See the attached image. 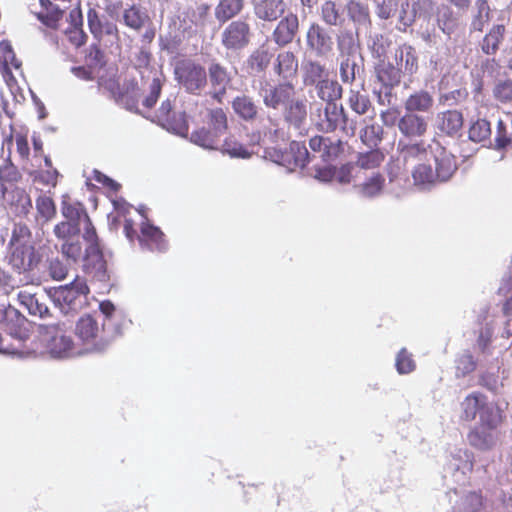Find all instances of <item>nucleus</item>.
Masks as SVG:
<instances>
[{"label":"nucleus","mask_w":512,"mask_h":512,"mask_svg":"<svg viewBox=\"0 0 512 512\" xmlns=\"http://www.w3.org/2000/svg\"><path fill=\"white\" fill-rule=\"evenodd\" d=\"M427 120L417 113L405 112L398 120L400 132L408 138L422 137L427 131Z\"/></svg>","instance_id":"nucleus-19"},{"label":"nucleus","mask_w":512,"mask_h":512,"mask_svg":"<svg viewBox=\"0 0 512 512\" xmlns=\"http://www.w3.org/2000/svg\"><path fill=\"white\" fill-rule=\"evenodd\" d=\"M234 114L243 122L253 123L259 117V108L253 98L248 95H238L231 101Z\"/></svg>","instance_id":"nucleus-20"},{"label":"nucleus","mask_w":512,"mask_h":512,"mask_svg":"<svg viewBox=\"0 0 512 512\" xmlns=\"http://www.w3.org/2000/svg\"><path fill=\"white\" fill-rule=\"evenodd\" d=\"M292 88L291 84H279L269 90H266L263 97L265 106L268 108L278 109L279 106L282 105L284 108L292 97L290 93V89Z\"/></svg>","instance_id":"nucleus-30"},{"label":"nucleus","mask_w":512,"mask_h":512,"mask_svg":"<svg viewBox=\"0 0 512 512\" xmlns=\"http://www.w3.org/2000/svg\"><path fill=\"white\" fill-rule=\"evenodd\" d=\"M493 97L502 104L512 102V79L498 80L493 88Z\"/></svg>","instance_id":"nucleus-54"},{"label":"nucleus","mask_w":512,"mask_h":512,"mask_svg":"<svg viewBox=\"0 0 512 512\" xmlns=\"http://www.w3.org/2000/svg\"><path fill=\"white\" fill-rule=\"evenodd\" d=\"M148 16L145 12H142L140 5L131 4L128 8L124 9L122 14L123 23L136 31L141 30V28L145 25Z\"/></svg>","instance_id":"nucleus-41"},{"label":"nucleus","mask_w":512,"mask_h":512,"mask_svg":"<svg viewBox=\"0 0 512 512\" xmlns=\"http://www.w3.org/2000/svg\"><path fill=\"white\" fill-rule=\"evenodd\" d=\"M359 132L361 142L371 151L378 149L384 139V128L378 123H367Z\"/></svg>","instance_id":"nucleus-33"},{"label":"nucleus","mask_w":512,"mask_h":512,"mask_svg":"<svg viewBox=\"0 0 512 512\" xmlns=\"http://www.w3.org/2000/svg\"><path fill=\"white\" fill-rule=\"evenodd\" d=\"M223 155H228L230 158L236 159H250L253 156V151L248 150V148L238 142L237 140H233L231 138H226L223 141L222 146L218 149Z\"/></svg>","instance_id":"nucleus-44"},{"label":"nucleus","mask_w":512,"mask_h":512,"mask_svg":"<svg viewBox=\"0 0 512 512\" xmlns=\"http://www.w3.org/2000/svg\"><path fill=\"white\" fill-rule=\"evenodd\" d=\"M406 7H409L408 0L405 3H402L400 21L403 22L404 25L409 26L417 18L423 19L424 21H430L431 17L434 14L435 4L433 0H416L412 4L411 15L408 17L406 12Z\"/></svg>","instance_id":"nucleus-18"},{"label":"nucleus","mask_w":512,"mask_h":512,"mask_svg":"<svg viewBox=\"0 0 512 512\" xmlns=\"http://www.w3.org/2000/svg\"><path fill=\"white\" fill-rule=\"evenodd\" d=\"M0 325L5 333L21 344L30 338L28 319L10 304L0 305Z\"/></svg>","instance_id":"nucleus-9"},{"label":"nucleus","mask_w":512,"mask_h":512,"mask_svg":"<svg viewBox=\"0 0 512 512\" xmlns=\"http://www.w3.org/2000/svg\"><path fill=\"white\" fill-rule=\"evenodd\" d=\"M22 179V175L18 168L12 163L10 156H8L4 164L0 166V187L2 193L7 192L6 183H17Z\"/></svg>","instance_id":"nucleus-47"},{"label":"nucleus","mask_w":512,"mask_h":512,"mask_svg":"<svg viewBox=\"0 0 512 512\" xmlns=\"http://www.w3.org/2000/svg\"><path fill=\"white\" fill-rule=\"evenodd\" d=\"M395 368L400 375L409 374L415 370L416 363L412 358V354L406 348H402L397 353Z\"/></svg>","instance_id":"nucleus-56"},{"label":"nucleus","mask_w":512,"mask_h":512,"mask_svg":"<svg viewBox=\"0 0 512 512\" xmlns=\"http://www.w3.org/2000/svg\"><path fill=\"white\" fill-rule=\"evenodd\" d=\"M307 100L291 97L283 108L284 121L296 130L304 128L307 121Z\"/></svg>","instance_id":"nucleus-15"},{"label":"nucleus","mask_w":512,"mask_h":512,"mask_svg":"<svg viewBox=\"0 0 512 512\" xmlns=\"http://www.w3.org/2000/svg\"><path fill=\"white\" fill-rule=\"evenodd\" d=\"M377 80L385 89V96L390 97L394 87L398 86L401 81L400 69L395 67L391 62L380 60L374 66Z\"/></svg>","instance_id":"nucleus-16"},{"label":"nucleus","mask_w":512,"mask_h":512,"mask_svg":"<svg viewBox=\"0 0 512 512\" xmlns=\"http://www.w3.org/2000/svg\"><path fill=\"white\" fill-rule=\"evenodd\" d=\"M175 80L185 91L192 95H199L207 85V72L203 65L194 61H187L177 65L174 69Z\"/></svg>","instance_id":"nucleus-7"},{"label":"nucleus","mask_w":512,"mask_h":512,"mask_svg":"<svg viewBox=\"0 0 512 512\" xmlns=\"http://www.w3.org/2000/svg\"><path fill=\"white\" fill-rule=\"evenodd\" d=\"M505 26L495 24L488 34L482 40L481 49L486 55H494L499 50L500 44L504 39Z\"/></svg>","instance_id":"nucleus-38"},{"label":"nucleus","mask_w":512,"mask_h":512,"mask_svg":"<svg viewBox=\"0 0 512 512\" xmlns=\"http://www.w3.org/2000/svg\"><path fill=\"white\" fill-rule=\"evenodd\" d=\"M88 57L93 64L99 68H103L106 65L105 54L100 47V42L98 41L90 44Z\"/></svg>","instance_id":"nucleus-64"},{"label":"nucleus","mask_w":512,"mask_h":512,"mask_svg":"<svg viewBox=\"0 0 512 512\" xmlns=\"http://www.w3.org/2000/svg\"><path fill=\"white\" fill-rule=\"evenodd\" d=\"M81 236L86 243V247L80 257L83 272L110 290L113 284L110 283L111 271L109 269V262L113 257V252L105 246L97 230L83 232Z\"/></svg>","instance_id":"nucleus-2"},{"label":"nucleus","mask_w":512,"mask_h":512,"mask_svg":"<svg viewBox=\"0 0 512 512\" xmlns=\"http://www.w3.org/2000/svg\"><path fill=\"white\" fill-rule=\"evenodd\" d=\"M106 17L99 14L94 8H90L87 12V25L93 38L101 42L103 38V27Z\"/></svg>","instance_id":"nucleus-51"},{"label":"nucleus","mask_w":512,"mask_h":512,"mask_svg":"<svg viewBox=\"0 0 512 512\" xmlns=\"http://www.w3.org/2000/svg\"><path fill=\"white\" fill-rule=\"evenodd\" d=\"M377 6V15L381 19H389L397 11L398 0H374Z\"/></svg>","instance_id":"nucleus-63"},{"label":"nucleus","mask_w":512,"mask_h":512,"mask_svg":"<svg viewBox=\"0 0 512 512\" xmlns=\"http://www.w3.org/2000/svg\"><path fill=\"white\" fill-rule=\"evenodd\" d=\"M92 177L96 182L100 183L103 188H105L110 194H117L122 187L118 181L98 169H93Z\"/></svg>","instance_id":"nucleus-58"},{"label":"nucleus","mask_w":512,"mask_h":512,"mask_svg":"<svg viewBox=\"0 0 512 512\" xmlns=\"http://www.w3.org/2000/svg\"><path fill=\"white\" fill-rule=\"evenodd\" d=\"M45 295L50 299L55 308L69 319L77 315L78 311L87 303L90 293L85 278L76 277L70 283L44 288Z\"/></svg>","instance_id":"nucleus-4"},{"label":"nucleus","mask_w":512,"mask_h":512,"mask_svg":"<svg viewBox=\"0 0 512 512\" xmlns=\"http://www.w3.org/2000/svg\"><path fill=\"white\" fill-rule=\"evenodd\" d=\"M309 147L315 153H321L323 162L335 160L342 151L341 141H333L323 135H315L309 139Z\"/></svg>","instance_id":"nucleus-17"},{"label":"nucleus","mask_w":512,"mask_h":512,"mask_svg":"<svg viewBox=\"0 0 512 512\" xmlns=\"http://www.w3.org/2000/svg\"><path fill=\"white\" fill-rule=\"evenodd\" d=\"M500 366L492 364L483 369L481 368L477 375V385L486 389L493 395H499L504 387L503 382L499 380Z\"/></svg>","instance_id":"nucleus-25"},{"label":"nucleus","mask_w":512,"mask_h":512,"mask_svg":"<svg viewBox=\"0 0 512 512\" xmlns=\"http://www.w3.org/2000/svg\"><path fill=\"white\" fill-rule=\"evenodd\" d=\"M349 106L357 114L363 115L371 107V102L367 96L357 92L349 97Z\"/></svg>","instance_id":"nucleus-62"},{"label":"nucleus","mask_w":512,"mask_h":512,"mask_svg":"<svg viewBox=\"0 0 512 512\" xmlns=\"http://www.w3.org/2000/svg\"><path fill=\"white\" fill-rule=\"evenodd\" d=\"M162 76L164 75L162 74ZM164 81L165 77H163V79L159 77H154L152 79V82L149 87V93L142 101V105L145 108L152 109L156 105L161 96Z\"/></svg>","instance_id":"nucleus-55"},{"label":"nucleus","mask_w":512,"mask_h":512,"mask_svg":"<svg viewBox=\"0 0 512 512\" xmlns=\"http://www.w3.org/2000/svg\"><path fill=\"white\" fill-rule=\"evenodd\" d=\"M137 211L144 218L140 227V236L138 237L140 246L150 251L156 249L159 252H165L167 250L165 235L160 227L154 225L153 222L147 218L148 207L144 204H140Z\"/></svg>","instance_id":"nucleus-11"},{"label":"nucleus","mask_w":512,"mask_h":512,"mask_svg":"<svg viewBox=\"0 0 512 512\" xmlns=\"http://www.w3.org/2000/svg\"><path fill=\"white\" fill-rule=\"evenodd\" d=\"M71 329H73V321L70 319L53 324H40L38 326L41 341L52 358L64 359L74 355L82 356L88 353H103L110 345V340L101 338L85 349L74 352L73 339L71 336L66 335V332Z\"/></svg>","instance_id":"nucleus-1"},{"label":"nucleus","mask_w":512,"mask_h":512,"mask_svg":"<svg viewBox=\"0 0 512 512\" xmlns=\"http://www.w3.org/2000/svg\"><path fill=\"white\" fill-rule=\"evenodd\" d=\"M55 236L62 240L61 253L69 261L78 263L82 253V243L79 241L81 228L73 224L60 222L54 227Z\"/></svg>","instance_id":"nucleus-10"},{"label":"nucleus","mask_w":512,"mask_h":512,"mask_svg":"<svg viewBox=\"0 0 512 512\" xmlns=\"http://www.w3.org/2000/svg\"><path fill=\"white\" fill-rule=\"evenodd\" d=\"M491 135V124L486 119L478 118L476 121L471 122L468 138L472 142H482L488 139Z\"/></svg>","instance_id":"nucleus-50"},{"label":"nucleus","mask_w":512,"mask_h":512,"mask_svg":"<svg viewBox=\"0 0 512 512\" xmlns=\"http://www.w3.org/2000/svg\"><path fill=\"white\" fill-rule=\"evenodd\" d=\"M273 57V54L264 46L256 49L246 60V71L248 75L254 76L264 72Z\"/></svg>","instance_id":"nucleus-29"},{"label":"nucleus","mask_w":512,"mask_h":512,"mask_svg":"<svg viewBox=\"0 0 512 512\" xmlns=\"http://www.w3.org/2000/svg\"><path fill=\"white\" fill-rule=\"evenodd\" d=\"M356 120L350 119L342 104L327 103L324 107V119L316 124L318 131L334 132L337 129L346 134L354 135Z\"/></svg>","instance_id":"nucleus-8"},{"label":"nucleus","mask_w":512,"mask_h":512,"mask_svg":"<svg viewBox=\"0 0 512 512\" xmlns=\"http://www.w3.org/2000/svg\"><path fill=\"white\" fill-rule=\"evenodd\" d=\"M298 62L295 55L292 52H283L278 54L276 63L274 65V71L277 75L287 78L297 71Z\"/></svg>","instance_id":"nucleus-43"},{"label":"nucleus","mask_w":512,"mask_h":512,"mask_svg":"<svg viewBox=\"0 0 512 512\" xmlns=\"http://www.w3.org/2000/svg\"><path fill=\"white\" fill-rule=\"evenodd\" d=\"M412 177L416 184L424 186H432L437 180L434 170L430 164H419L412 171Z\"/></svg>","instance_id":"nucleus-52"},{"label":"nucleus","mask_w":512,"mask_h":512,"mask_svg":"<svg viewBox=\"0 0 512 512\" xmlns=\"http://www.w3.org/2000/svg\"><path fill=\"white\" fill-rule=\"evenodd\" d=\"M186 139L204 150L213 151L218 149L216 142L219 138L218 136H214V133H212L209 127L202 126L194 129L191 134L188 133Z\"/></svg>","instance_id":"nucleus-35"},{"label":"nucleus","mask_w":512,"mask_h":512,"mask_svg":"<svg viewBox=\"0 0 512 512\" xmlns=\"http://www.w3.org/2000/svg\"><path fill=\"white\" fill-rule=\"evenodd\" d=\"M263 158L279 166L287 168V172H293L289 166L293 164L300 169L306 168L312 161V155L308 151L305 142L292 140L289 147H266L263 151Z\"/></svg>","instance_id":"nucleus-5"},{"label":"nucleus","mask_w":512,"mask_h":512,"mask_svg":"<svg viewBox=\"0 0 512 512\" xmlns=\"http://www.w3.org/2000/svg\"><path fill=\"white\" fill-rule=\"evenodd\" d=\"M251 40L250 25L244 20L232 21L221 34V43L231 51H240L248 46Z\"/></svg>","instance_id":"nucleus-12"},{"label":"nucleus","mask_w":512,"mask_h":512,"mask_svg":"<svg viewBox=\"0 0 512 512\" xmlns=\"http://www.w3.org/2000/svg\"><path fill=\"white\" fill-rule=\"evenodd\" d=\"M61 213L65 219L82 218L84 224V232L96 230L90 216L88 215L85 205L80 201L71 203L68 195H63L62 197Z\"/></svg>","instance_id":"nucleus-24"},{"label":"nucleus","mask_w":512,"mask_h":512,"mask_svg":"<svg viewBox=\"0 0 512 512\" xmlns=\"http://www.w3.org/2000/svg\"><path fill=\"white\" fill-rule=\"evenodd\" d=\"M464 421L472 422L478 419L474 426L496 428L506 420V413L498 402L489 400L488 396L480 391L469 393L461 402Z\"/></svg>","instance_id":"nucleus-3"},{"label":"nucleus","mask_w":512,"mask_h":512,"mask_svg":"<svg viewBox=\"0 0 512 512\" xmlns=\"http://www.w3.org/2000/svg\"><path fill=\"white\" fill-rule=\"evenodd\" d=\"M384 181L385 179L381 174H373L361 185V195L368 198H373L379 195L383 190Z\"/></svg>","instance_id":"nucleus-53"},{"label":"nucleus","mask_w":512,"mask_h":512,"mask_svg":"<svg viewBox=\"0 0 512 512\" xmlns=\"http://www.w3.org/2000/svg\"><path fill=\"white\" fill-rule=\"evenodd\" d=\"M486 503L487 499L480 491H469L461 498L459 512H482Z\"/></svg>","instance_id":"nucleus-42"},{"label":"nucleus","mask_w":512,"mask_h":512,"mask_svg":"<svg viewBox=\"0 0 512 512\" xmlns=\"http://www.w3.org/2000/svg\"><path fill=\"white\" fill-rule=\"evenodd\" d=\"M455 377L462 379L472 374L478 367L479 361L469 349L457 353L454 360Z\"/></svg>","instance_id":"nucleus-32"},{"label":"nucleus","mask_w":512,"mask_h":512,"mask_svg":"<svg viewBox=\"0 0 512 512\" xmlns=\"http://www.w3.org/2000/svg\"><path fill=\"white\" fill-rule=\"evenodd\" d=\"M317 94L319 98L327 103H337L342 98L343 88L337 80H321L318 82Z\"/></svg>","instance_id":"nucleus-39"},{"label":"nucleus","mask_w":512,"mask_h":512,"mask_svg":"<svg viewBox=\"0 0 512 512\" xmlns=\"http://www.w3.org/2000/svg\"><path fill=\"white\" fill-rule=\"evenodd\" d=\"M74 332L84 342L92 340L97 335L98 323L91 314H84L76 321Z\"/></svg>","instance_id":"nucleus-40"},{"label":"nucleus","mask_w":512,"mask_h":512,"mask_svg":"<svg viewBox=\"0 0 512 512\" xmlns=\"http://www.w3.org/2000/svg\"><path fill=\"white\" fill-rule=\"evenodd\" d=\"M112 94L118 105H122L129 112L143 116L144 112L138 107L141 91L135 78L125 81L123 88L118 86Z\"/></svg>","instance_id":"nucleus-13"},{"label":"nucleus","mask_w":512,"mask_h":512,"mask_svg":"<svg viewBox=\"0 0 512 512\" xmlns=\"http://www.w3.org/2000/svg\"><path fill=\"white\" fill-rule=\"evenodd\" d=\"M471 447L480 452L492 451L499 441V429L481 426H472L467 434Z\"/></svg>","instance_id":"nucleus-14"},{"label":"nucleus","mask_w":512,"mask_h":512,"mask_svg":"<svg viewBox=\"0 0 512 512\" xmlns=\"http://www.w3.org/2000/svg\"><path fill=\"white\" fill-rule=\"evenodd\" d=\"M434 160V173L437 182L449 181L458 169L455 156L445 149H441V151L434 156Z\"/></svg>","instance_id":"nucleus-22"},{"label":"nucleus","mask_w":512,"mask_h":512,"mask_svg":"<svg viewBox=\"0 0 512 512\" xmlns=\"http://www.w3.org/2000/svg\"><path fill=\"white\" fill-rule=\"evenodd\" d=\"M17 297L20 305L26 308L30 315L39 316L40 318H45L49 315V308L40 300L37 294L20 291Z\"/></svg>","instance_id":"nucleus-34"},{"label":"nucleus","mask_w":512,"mask_h":512,"mask_svg":"<svg viewBox=\"0 0 512 512\" xmlns=\"http://www.w3.org/2000/svg\"><path fill=\"white\" fill-rule=\"evenodd\" d=\"M307 44L315 49L318 55H324L332 50L333 41L330 34L319 24H311L307 32Z\"/></svg>","instance_id":"nucleus-23"},{"label":"nucleus","mask_w":512,"mask_h":512,"mask_svg":"<svg viewBox=\"0 0 512 512\" xmlns=\"http://www.w3.org/2000/svg\"><path fill=\"white\" fill-rule=\"evenodd\" d=\"M464 125V116L461 111L448 110L442 114V121L439 124V129L446 133L448 136L461 137V130Z\"/></svg>","instance_id":"nucleus-31"},{"label":"nucleus","mask_w":512,"mask_h":512,"mask_svg":"<svg viewBox=\"0 0 512 512\" xmlns=\"http://www.w3.org/2000/svg\"><path fill=\"white\" fill-rule=\"evenodd\" d=\"M99 310L104 317L102 323L103 332L111 334L110 338H105L111 342L114 337L122 336V323L112 321V318L116 312L115 304L111 300H103L99 303Z\"/></svg>","instance_id":"nucleus-26"},{"label":"nucleus","mask_w":512,"mask_h":512,"mask_svg":"<svg viewBox=\"0 0 512 512\" xmlns=\"http://www.w3.org/2000/svg\"><path fill=\"white\" fill-rule=\"evenodd\" d=\"M206 72L213 88H217V85H230L233 79L227 68L216 61L210 63Z\"/></svg>","instance_id":"nucleus-45"},{"label":"nucleus","mask_w":512,"mask_h":512,"mask_svg":"<svg viewBox=\"0 0 512 512\" xmlns=\"http://www.w3.org/2000/svg\"><path fill=\"white\" fill-rule=\"evenodd\" d=\"M209 128L214 136L220 138L228 130L227 115L222 108H214L208 111Z\"/></svg>","instance_id":"nucleus-49"},{"label":"nucleus","mask_w":512,"mask_h":512,"mask_svg":"<svg viewBox=\"0 0 512 512\" xmlns=\"http://www.w3.org/2000/svg\"><path fill=\"white\" fill-rule=\"evenodd\" d=\"M348 17L357 25H366L370 23L369 8L366 4H363L356 0H350L346 4Z\"/></svg>","instance_id":"nucleus-48"},{"label":"nucleus","mask_w":512,"mask_h":512,"mask_svg":"<svg viewBox=\"0 0 512 512\" xmlns=\"http://www.w3.org/2000/svg\"><path fill=\"white\" fill-rule=\"evenodd\" d=\"M286 4L283 0H260L255 5V14L264 21H274L285 12Z\"/></svg>","instance_id":"nucleus-28"},{"label":"nucleus","mask_w":512,"mask_h":512,"mask_svg":"<svg viewBox=\"0 0 512 512\" xmlns=\"http://www.w3.org/2000/svg\"><path fill=\"white\" fill-rule=\"evenodd\" d=\"M36 17L45 26L52 27L63 17V10L57 4H53L45 12L36 14Z\"/></svg>","instance_id":"nucleus-59"},{"label":"nucleus","mask_w":512,"mask_h":512,"mask_svg":"<svg viewBox=\"0 0 512 512\" xmlns=\"http://www.w3.org/2000/svg\"><path fill=\"white\" fill-rule=\"evenodd\" d=\"M244 8V0H220L215 7V18L224 24L239 15Z\"/></svg>","instance_id":"nucleus-36"},{"label":"nucleus","mask_w":512,"mask_h":512,"mask_svg":"<svg viewBox=\"0 0 512 512\" xmlns=\"http://www.w3.org/2000/svg\"><path fill=\"white\" fill-rule=\"evenodd\" d=\"M36 208L38 213L46 218V220L51 219L56 214V205L54 200L46 195H40L36 199Z\"/></svg>","instance_id":"nucleus-60"},{"label":"nucleus","mask_w":512,"mask_h":512,"mask_svg":"<svg viewBox=\"0 0 512 512\" xmlns=\"http://www.w3.org/2000/svg\"><path fill=\"white\" fill-rule=\"evenodd\" d=\"M299 27V20L296 14L289 13L283 17L273 32L274 41L285 46L293 41Z\"/></svg>","instance_id":"nucleus-21"},{"label":"nucleus","mask_w":512,"mask_h":512,"mask_svg":"<svg viewBox=\"0 0 512 512\" xmlns=\"http://www.w3.org/2000/svg\"><path fill=\"white\" fill-rule=\"evenodd\" d=\"M493 335L494 329L489 323H486L485 326L480 328L475 343V347L477 348L479 355L486 357L492 354Z\"/></svg>","instance_id":"nucleus-46"},{"label":"nucleus","mask_w":512,"mask_h":512,"mask_svg":"<svg viewBox=\"0 0 512 512\" xmlns=\"http://www.w3.org/2000/svg\"><path fill=\"white\" fill-rule=\"evenodd\" d=\"M359 45L356 44L353 36V32L351 30H345L338 37V48L341 52H346L348 55H353L356 53Z\"/></svg>","instance_id":"nucleus-61"},{"label":"nucleus","mask_w":512,"mask_h":512,"mask_svg":"<svg viewBox=\"0 0 512 512\" xmlns=\"http://www.w3.org/2000/svg\"><path fill=\"white\" fill-rule=\"evenodd\" d=\"M8 245L10 248L9 263L12 265L14 270H17L19 273H21L22 268H25V261L29 255L32 245L20 243L17 239L15 229L12 232V236Z\"/></svg>","instance_id":"nucleus-27"},{"label":"nucleus","mask_w":512,"mask_h":512,"mask_svg":"<svg viewBox=\"0 0 512 512\" xmlns=\"http://www.w3.org/2000/svg\"><path fill=\"white\" fill-rule=\"evenodd\" d=\"M434 104L433 96L426 90H420L411 94L405 101L407 112H428Z\"/></svg>","instance_id":"nucleus-37"},{"label":"nucleus","mask_w":512,"mask_h":512,"mask_svg":"<svg viewBox=\"0 0 512 512\" xmlns=\"http://www.w3.org/2000/svg\"><path fill=\"white\" fill-rule=\"evenodd\" d=\"M322 19L331 26L341 25L343 19L340 16L339 9L336 7V3L332 0H327L321 7Z\"/></svg>","instance_id":"nucleus-57"},{"label":"nucleus","mask_w":512,"mask_h":512,"mask_svg":"<svg viewBox=\"0 0 512 512\" xmlns=\"http://www.w3.org/2000/svg\"><path fill=\"white\" fill-rule=\"evenodd\" d=\"M142 117L155 123L171 134L181 138L188 137L189 115L186 111L176 113L174 111V101L169 98L161 103L154 115L144 113Z\"/></svg>","instance_id":"nucleus-6"}]
</instances>
